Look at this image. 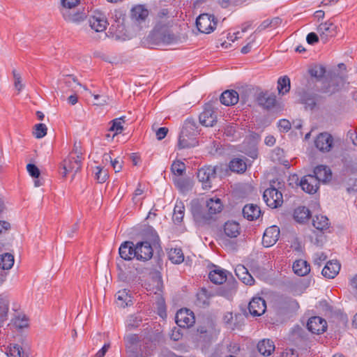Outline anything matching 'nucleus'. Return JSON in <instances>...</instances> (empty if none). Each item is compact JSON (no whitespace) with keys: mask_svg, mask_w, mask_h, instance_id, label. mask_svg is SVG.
<instances>
[{"mask_svg":"<svg viewBox=\"0 0 357 357\" xmlns=\"http://www.w3.org/2000/svg\"><path fill=\"white\" fill-rule=\"evenodd\" d=\"M224 232L229 238H236L241 233V227L235 221H228L224 225Z\"/></svg>","mask_w":357,"mask_h":357,"instance_id":"obj_25","label":"nucleus"},{"mask_svg":"<svg viewBox=\"0 0 357 357\" xmlns=\"http://www.w3.org/2000/svg\"><path fill=\"white\" fill-rule=\"evenodd\" d=\"M8 357H23L24 351L22 348L18 344H10L6 352Z\"/></svg>","mask_w":357,"mask_h":357,"instance_id":"obj_47","label":"nucleus"},{"mask_svg":"<svg viewBox=\"0 0 357 357\" xmlns=\"http://www.w3.org/2000/svg\"><path fill=\"white\" fill-rule=\"evenodd\" d=\"M12 74L14 79V86L20 93L24 87V85L22 83V76L15 69L13 70Z\"/></svg>","mask_w":357,"mask_h":357,"instance_id":"obj_49","label":"nucleus"},{"mask_svg":"<svg viewBox=\"0 0 357 357\" xmlns=\"http://www.w3.org/2000/svg\"><path fill=\"white\" fill-rule=\"evenodd\" d=\"M136 259L146 261L153 257V250L149 241H139L136 243Z\"/></svg>","mask_w":357,"mask_h":357,"instance_id":"obj_8","label":"nucleus"},{"mask_svg":"<svg viewBox=\"0 0 357 357\" xmlns=\"http://www.w3.org/2000/svg\"><path fill=\"white\" fill-rule=\"evenodd\" d=\"M125 116H121L120 118L115 119L110 122L112 126L109 128V131L115 132L113 137L123 131V123H125Z\"/></svg>","mask_w":357,"mask_h":357,"instance_id":"obj_39","label":"nucleus"},{"mask_svg":"<svg viewBox=\"0 0 357 357\" xmlns=\"http://www.w3.org/2000/svg\"><path fill=\"white\" fill-rule=\"evenodd\" d=\"M10 229V224L6 221H0V234Z\"/></svg>","mask_w":357,"mask_h":357,"instance_id":"obj_64","label":"nucleus"},{"mask_svg":"<svg viewBox=\"0 0 357 357\" xmlns=\"http://www.w3.org/2000/svg\"><path fill=\"white\" fill-rule=\"evenodd\" d=\"M110 347L109 344H105L102 349H100L95 355V357H104L109 348Z\"/></svg>","mask_w":357,"mask_h":357,"instance_id":"obj_63","label":"nucleus"},{"mask_svg":"<svg viewBox=\"0 0 357 357\" xmlns=\"http://www.w3.org/2000/svg\"><path fill=\"white\" fill-rule=\"evenodd\" d=\"M14 325L16 328L22 329L29 326L28 319L25 317L22 318L17 317L15 319Z\"/></svg>","mask_w":357,"mask_h":357,"instance_id":"obj_52","label":"nucleus"},{"mask_svg":"<svg viewBox=\"0 0 357 357\" xmlns=\"http://www.w3.org/2000/svg\"><path fill=\"white\" fill-rule=\"evenodd\" d=\"M263 198L271 208H276L283 203L282 194L272 185L264 192Z\"/></svg>","mask_w":357,"mask_h":357,"instance_id":"obj_4","label":"nucleus"},{"mask_svg":"<svg viewBox=\"0 0 357 357\" xmlns=\"http://www.w3.org/2000/svg\"><path fill=\"white\" fill-rule=\"evenodd\" d=\"M258 351L264 356H270L275 350L273 342L269 339H264L257 344Z\"/></svg>","mask_w":357,"mask_h":357,"instance_id":"obj_26","label":"nucleus"},{"mask_svg":"<svg viewBox=\"0 0 357 357\" xmlns=\"http://www.w3.org/2000/svg\"><path fill=\"white\" fill-rule=\"evenodd\" d=\"M306 40L310 45H313L319 41V37L317 33L311 32L307 34Z\"/></svg>","mask_w":357,"mask_h":357,"instance_id":"obj_60","label":"nucleus"},{"mask_svg":"<svg viewBox=\"0 0 357 357\" xmlns=\"http://www.w3.org/2000/svg\"><path fill=\"white\" fill-rule=\"evenodd\" d=\"M14 264V257L10 253H4L0 255V268L3 270L10 269Z\"/></svg>","mask_w":357,"mask_h":357,"instance_id":"obj_36","label":"nucleus"},{"mask_svg":"<svg viewBox=\"0 0 357 357\" xmlns=\"http://www.w3.org/2000/svg\"><path fill=\"white\" fill-rule=\"evenodd\" d=\"M314 178H316L318 183H326L331 179L332 174L329 168L324 165H319L314 168L313 174Z\"/></svg>","mask_w":357,"mask_h":357,"instance_id":"obj_18","label":"nucleus"},{"mask_svg":"<svg viewBox=\"0 0 357 357\" xmlns=\"http://www.w3.org/2000/svg\"><path fill=\"white\" fill-rule=\"evenodd\" d=\"M248 310L253 317L261 316L266 312V301L261 297H254L249 303Z\"/></svg>","mask_w":357,"mask_h":357,"instance_id":"obj_12","label":"nucleus"},{"mask_svg":"<svg viewBox=\"0 0 357 357\" xmlns=\"http://www.w3.org/2000/svg\"><path fill=\"white\" fill-rule=\"evenodd\" d=\"M282 23V19L279 17H273L271 20H266L257 27L255 32H261L267 28L275 29Z\"/></svg>","mask_w":357,"mask_h":357,"instance_id":"obj_34","label":"nucleus"},{"mask_svg":"<svg viewBox=\"0 0 357 357\" xmlns=\"http://www.w3.org/2000/svg\"><path fill=\"white\" fill-rule=\"evenodd\" d=\"M63 172H62L63 176H66L68 173H73L72 179L74 178L75 175L82 168V159L75 157L69 156L66 158L62 163Z\"/></svg>","mask_w":357,"mask_h":357,"instance_id":"obj_7","label":"nucleus"},{"mask_svg":"<svg viewBox=\"0 0 357 357\" xmlns=\"http://www.w3.org/2000/svg\"><path fill=\"white\" fill-rule=\"evenodd\" d=\"M136 244L130 241L123 242L119 248L120 257L126 261L136 258Z\"/></svg>","mask_w":357,"mask_h":357,"instance_id":"obj_9","label":"nucleus"},{"mask_svg":"<svg viewBox=\"0 0 357 357\" xmlns=\"http://www.w3.org/2000/svg\"><path fill=\"white\" fill-rule=\"evenodd\" d=\"M290 79L288 76L281 77L278 80V90L279 94L284 95L290 90Z\"/></svg>","mask_w":357,"mask_h":357,"instance_id":"obj_38","label":"nucleus"},{"mask_svg":"<svg viewBox=\"0 0 357 357\" xmlns=\"http://www.w3.org/2000/svg\"><path fill=\"white\" fill-rule=\"evenodd\" d=\"M169 260L176 264H179L184 261V255L181 248H172L168 252Z\"/></svg>","mask_w":357,"mask_h":357,"instance_id":"obj_35","label":"nucleus"},{"mask_svg":"<svg viewBox=\"0 0 357 357\" xmlns=\"http://www.w3.org/2000/svg\"><path fill=\"white\" fill-rule=\"evenodd\" d=\"M236 126L234 125L227 126L225 129V134L228 137H235Z\"/></svg>","mask_w":357,"mask_h":357,"instance_id":"obj_58","label":"nucleus"},{"mask_svg":"<svg viewBox=\"0 0 357 357\" xmlns=\"http://www.w3.org/2000/svg\"><path fill=\"white\" fill-rule=\"evenodd\" d=\"M340 270V264L337 261H329L322 270V275L327 278L333 279L339 273Z\"/></svg>","mask_w":357,"mask_h":357,"instance_id":"obj_20","label":"nucleus"},{"mask_svg":"<svg viewBox=\"0 0 357 357\" xmlns=\"http://www.w3.org/2000/svg\"><path fill=\"white\" fill-rule=\"evenodd\" d=\"M142 319L138 315H130L126 321V328L128 330H132L139 326Z\"/></svg>","mask_w":357,"mask_h":357,"instance_id":"obj_45","label":"nucleus"},{"mask_svg":"<svg viewBox=\"0 0 357 357\" xmlns=\"http://www.w3.org/2000/svg\"><path fill=\"white\" fill-rule=\"evenodd\" d=\"M243 217L248 220H254L261 215L260 208L255 204H247L243 208Z\"/></svg>","mask_w":357,"mask_h":357,"instance_id":"obj_24","label":"nucleus"},{"mask_svg":"<svg viewBox=\"0 0 357 357\" xmlns=\"http://www.w3.org/2000/svg\"><path fill=\"white\" fill-rule=\"evenodd\" d=\"M312 225L317 230L324 231L329 227V220L325 215H315L312 219Z\"/></svg>","mask_w":357,"mask_h":357,"instance_id":"obj_32","label":"nucleus"},{"mask_svg":"<svg viewBox=\"0 0 357 357\" xmlns=\"http://www.w3.org/2000/svg\"><path fill=\"white\" fill-rule=\"evenodd\" d=\"M280 236V229L277 226H271L267 228L263 236L262 243L265 247L273 245Z\"/></svg>","mask_w":357,"mask_h":357,"instance_id":"obj_13","label":"nucleus"},{"mask_svg":"<svg viewBox=\"0 0 357 357\" xmlns=\"http://www.w3.org/2000/svg\"><path fill=\"white\" fill-rule=\"evenodd\" d=\"M199 122L206 127H212L217 122L215 112L211 109H205L199 115Z\"/></svg>","mask_w":357,"mask_h":357,"instance_id":"obj_19","label":"nucleus"},{"mask_svg":"<svg viewBox=\"0 0 357 357\" xmlns=\"http://www.w3.org/2000/svg\"><path fill=\"white\" fill-rule=\"evenodd\" d=\"M171 170L174 175L182 176L185 172V165L180 160H176L172 163Z\"/></svg>","mask_w":357,"mask_h":357,"instance_id":"obj_46","label":"nucleus"},{"mask_svg":"<svg viewBox=\"0 0 357 357\" xmlns=\"http://www.w3.org/2000/svg\"><path fill=\"white\" fill-rule=\"evenodd\" d=\"M197 176L202 183L204 189L211 188V183L216 178V169L215 167L205 166L198 169Z\"/></svg>","mask_w":357,"mask_h":357,"instance_id":"obj_5","label":"nucleus"},{"mask_svg":"<svg viewBox=\"0 0 357 357\" xmlns=\"http://www.w3.org/2000/svg\"><path fill=\"white\" fill-rule=\"evenodd\" d=\"M61 3L63 6L62 9H70L76 8L79 3V0H61Z\"/></svg>","mask_w":357,"mask_h":357,"instance_id":"obj_53","label":"nucleus"},{"mask_svg":"<svg viewBox=\"0 0 357 357\" xmlns=\"http://www.w3.org/2000/svg\"><path fill=\"white\" fill-rule=\"evenodd\" d=\"M168 132V128L162 127L156 131V137L158 140L164 139Z\"/></svg>","mask_w":357,"mask_h":357,"instance_id":"obj_61","label":"nucleus"},{"mask_svg":"<svg viewBox=\"0 0 357 357\" xmlns=\"http://www.w3.org/2000/svg\"><path fill=\"white\" fill-rule=\"evenodd\" d=\"M184 210L185 207L182 202L175 205L172 217L173 221L175 223L178 224L182 221L184 216Z\"/></svg>","mask_w":357,"mask_h":357,"instance_id":"obj_43","label":"nucleus"},{"mask_svg":"<svg viewBox=\"0 0 357 357\" xmlns=\"http://www.w3.org/2000/svg\"><path fill=\"white\" fill-rule=\"evenodd\" d=\"M220 100L225 105H234L238 102L239 95L234 90H227L221 94Z\"/></svg>","mask_w":357,"mask_h":357,"instance_id":"obj_22","label":"nucleus"},{"mask_svg":"<svg viewBox=\"0 0 357 357\" xmlns=\"http://www.w3.org/2000/svg\"><path fill=\"white\" fill-rule=\"evenodd\" d=\"M93 96L96 100H98L101 98L100 101L95 103L96 105L103 106L109 103V98L107 96H100V95H93Z\"/></svg>","mask_w":357,"mask_h":357,"instance_id":"obj_57","label":"nucleus"},{"mask_svg":"<svg viewBox=\"0 0 357 357\" xmlns=\"http://www.w3.org/2000/svg\"><path fill=\"white\" fill-rule=\"evenodd\" d=\"M175 320L179 327L189 328L194 324L195 318L194 313L191 310L184 308L181 309L176 312Z\"/></svg>","mask_w":357,"mask_h":357,"instance_id":"obj_6","label":"nucleus"},{"mask_svg":"<svg viewBox=\"0 0 357 357\" xmlns=\"http://www.w3.org/2000/svg\"><path fill=\"white\" fill-rule=\"evenodd\" d=\"M308 72L311 77L316 78L317 80H320L326 73V68L322 65L315 64L310 68Z\"/></svg>","mask_w":357,"mask_h":357,"instance_id":"obj_40","label":"nucleus"},{"mask_svg":"<svg viewBox=\"0 0 357 357\" xmlns=\"http://www.w3.org/2000/svg\"><path fill=\"white\" fill-rule=\"evenodd\" d=\"M96 170L95 174V178L97 180V181L100 183H102L106 181L107 178H108V174L107 170H104L100 167H96Z\"/></svg>","mask_w":357,"mask_h":357,"instance_id":"obj_51","label":"nucleus"},{"mask_svg":"<svg viewBox=\"0 0 357 357\" xmlns=\"http://www.w3.org/2000/svg\"><path fill=\"white\" fill-rule=\"evenodd\" d=\"M174 183L176 186L181 191L188 190L189 185L188 182L183 178H175Z\"/></svg>","mask_w":357,"mask_h":357,"instance_id":"obj_54","label":"nucleus"},{"mask_svg":"<svg viewBox=\"0 0 357 357\" xmlns=\"http://www.w3.org/2000/svg\"><path fill=\"white\" fill-rule=\"evenodd\" d=\"M195 305L198 307H205L209 305L208 303V297L207 295V290L206 289L202 288L197 294V299L195 301Z\"/></svg>","mask_w":357,"mask_h":357,"instance_id":"obj_42","label":"nucleus"},{"mask_svg":"<svg viewBox=\"0 0 357 357\" xmlns=\"http://www.w3.org/2000/svg\"><path fill=\"white\" fill-rule=\"evenodd\" d=\"M310 215V210L305 206L298 207L295 209L294 213V220L299 223H303L308 220Z\"/></svg>","mask_w":357,"mask_h":357,"instance_id":"obj_30","label":"nucleus"},{"mask_svg":"<svg viewBox=\"0 0 357 357\" xmlns=\"http://www.w3.org/2000/svg\"><path fill=\"white\" fill-rule=\"evenodd\" d=\"M72 153L76 155L77 158L82 159V152L81 149L80 143H77L76 142L74 143Z\"/></svg>","mask_w":357,"mask_h":357,"instance_id":"obj_62","label":"nucleus"},{"mask_svg":"<svg viewBox=\"0 0 357 357\" xmlns=\"http://www.w3.org/2000/svg\"><path fill=\"white\" fill-rule=\"evenodd\" d=\"M299 185L305 192L313 194L318 190L319 183L312 174H308L301 178Z\"/></svg>","mask_w":357,"mask_h":357,"instance_id":"obj_15","label":"nucleus"},{"mask_svg":"<svg viewBox=\"0 0 357 357\" xmlns=\"http://www.w3.org/2000/svg\"><path fill=\"white\" fill-rule=\"evenodd\" d=\"M315 146L322 152H328L331 150L333 144L332 135L328 132L320 133L315 139Z\"/></svg>","mask_w":357,"mask_h":357,"instance_id":"obj_10","label":"nucleus"},{"mask_svg":"<svg viewBox=\"0 0 357 357\" xmlns=\"http://www.w3.org/2000/svg\"><path fill=\"white\" fill-rule=\"evenodd\" d=\"M59 83L61 84H64V86L68 89L72 88V84L76 83L77 85L82 86L83 89L86 91L88 90V89L85 86H82L77 80V79L74 77L73 75H64L63 78L59 79Z\"/></svg>","mask_w":357,"mask_h":357,"instance_id":"obj_41","label":"nucleus"},{"mask_svg":"<svg viewBox=\"0 0 357 357\" xmlns=\"http://www.w3.org/2000/svg\"><path fill=\"white\" fill-rule=\"evenodd\" d=\"M89 25L96 32H102L106 29L107 21L104 14L98 13L90 17Z\"/></svg>","mask_w":357,"mask_h":357,"instance_id":"obj_16","label":"nucleus"},{"mask_svg":"<svg viewBox=\"0 0 357 357\" xmlns=\"http://www.w3.org/2000/svg\"><path fill=\"white\" fill-rule=\"evenodd\" d=\"M223 205L220 199L211 198L206 201V209L199 206H195L192 209L194 220L199 225L208 223L213 215L221 212Z\"/></svg>","mask_w":357,"mask_h":357,"instance_id":"obj_1","label":"nucleus"},{"mask_svg":"<svg viewBox=\"0 0 357 357\" xmlns=\"http://www.w3.org/2000/svg\"><path fill=\"white\" fill-rule=\"evenodd\" d=\"M217 25V20L213 15L203 13L196 20V26L199 31L203 33H210L214 31Z\"/></svg>","mask_w":357,"mask_h":357,"instance_id":"obj_3","label":"nucleus"},{"mask_svg":"<svg viewBox=\"0 0 357 357\" xmlns=\"http://www.w3.org/2000/svg\"><path fill=\"white\" fill-rule=\"evenodd\" d=\"M199 132L193 119L185 121L178 137V146L180 149L195 147L198 144L197 136Z\"/></svg>","mask_w":357,"mask_h":357,"instance_id":"obj_2","label":"nucleus"},{"mask_svg":"<svg viewBox=\"0 0 357 357\" xmlns=\"http://www.w3.org/2000/svg\"><path fill=\"white\" fill-rule=\"evenodd\" d=\"M8 310V303L6 299L0 296V323L6 319Z\"/></svg>","mask_w":357,"mask_h":357,"instance_id":"obj_48","label":"nucleus"},{"mask_svg":"<svg viewBox=\"0 0 357 357\" xmlns=\"http://www.w3.org/2000/svg\"><path fill=\"white\" fill-rule=\"evenodd\" d=\"M126 341V347L128 352L136 354L139 345V338L137 335L130 334L124 337Z\"/></svg>","mask_w":357,"mask_h":357,"instance_id":"obj_27","label":"nucleus"},{"mask_svg":"<svg viewBox=\"0 0 357 357\" xmlns=\"http://www.w3.org/2000/svg\"><path fill=\"white\" fill-rule=\"evenodd\" d=\"M210 280L214 284H222L226 281L225 271L221 269H214L208 274Z\"/></svg>","mask_w":357,"mask_h":357,"instance_id":"obj_33","label":"nucleus"},{"mask_svg":"<svg viewBox=\"0 0 357 357\" xmlns=\"http://www.w3.org/2000/svg\"><path fill=\"white\" fill-rule=\"evenodd\" d=\"M229 167L231 172L238 174L245 172L247 169V165L244 160L238 158L231 160Z\"/></svg>","mask_w":357,"mask_h":357,"instance_id":"obj_31","label":"nucleus"},{"mask_svg":"<svg viewBox=\"0 0 357 357\" xmlns=\"http://www.w3.org/2000/svg\"><path fill=\"white\" fill-rule=\"evenodd\" d=\"M294 273L299 276H304L310 271V265L303 259L296 260L292 266Z\"/></svg>","mask_w":357,"mask_h":357,"instance_id":"obj_28","label":"nucleus"},{"mask_svg":"<svg viewBox=\"0 0 357 357\" xmlns=\"http://www.w3.org/2000/svg\"><path fill=\"white\" fill-rule=\"evenodd\" d=\"M259 105L263 106L266 109L273 108L276 103V98L274 95H268L266 93H260L257 97Z\"/></svg>","mask_w":357,"mask_h":357,"instance_id":"obj_29","label":"nucleus"},{"mask_svg":"<svg viewBox=\"0 0 357 357\" xmlns=\"http://www.w3.org/2000/svg\"><path fill=\"white\" fill-rule=\"evenodd\" d=\"M64 20L68 22L79 23L86 17V13L84 10H77L76 8L62 9Z\"/></svg>","mask_w":357,"mask_h":357,"instance_id":"obj_11","label":"nucleus"},{"mask_svg":"<svg viewBox=\"0 0 357 357\" xmlns=\"http://www.w3.org/2000/svg\"><path fill=\"white\" fill-rule=\"evenodd\" d=\"M26 169L29 174L35 178H38L40 172L39 169L33 164H28L26 166Z\"/></svg>","mask_w":357,"mask_h":357,"instance_id":"obj_55","label":"nucleus"},{"mask_svg":"<svg viewBox=\"0 0 357 357\" xmlns=\"http://www.w3.org/2000/svg\"><path fill=\"white\" fill-rule=\"evenodd\" d=\"M149 15V10L142 6H137L131 10L132 20L138 24L144 22Z\"/></svg>","mask_w":357,"mask_h":357,"instance_id":"obj_23","label":"nucleus"},{"mask_svg":"<svg viewBox=\"0 0 357 357\" xmlns=\"http://www.w3.org/2000/svg\"><path fill=\"white\" fill-rule=\"evenodd\" d=\"M278 127L282 132H288L291 127V123L287 119H281L278 122Z\"/></svg>","mask_w":357,"mask_h":357,"instance_id":"obj_56","label":"nucleus"},{"mask_svg":"<svg viewBox=\"0 0 357 357\" xmlns=\"http://www.w3.org/2000/svg\"><path fill=\"white\" fill-rule=\"evenodd\" d=\"M154 35L156 38L160 39L161 42L166 44L172 43L175 40L174 35L167 30L162 32H155Z\"/></svg>","mask_w":357,"mask_h":357,"instance_id":"obj_44","label":"nucleus"},{"mask_svg":"<svg viewBox=\"0 0 357 357\" xmlns=\"http://www.w3.org/2000/svg\"><path fill=\"white\" fill-rule=\"evenodd\" d=\"M235 273L244 284L250 286L254 284V278L243 265H237L235 268Z\"/></svg>","mask_w":357,"mask_h":357,"instance_id":"obj_21","label":"nucleus"},{"mask_svg":"<svg viewBox=\"0 0 357 357\" xmlns=\"http://www.w3.org/2000/svg\"><path fill=\"white\" fill-rule=\"evenodd\" d=\"M111 165L112 166L115 172H119L123 167V161L119 160L118 158H115L114 161L112 162Z\"/></svg>","mask_w":357,"mask_h":357,"instance_id":"obj_59","label":"nucleus"},{"mask_svg":"<svg viewBox=\"0 0 357 357\" xmlns=\"http://www.w3.org/2000/svg\"><path fill=\"white\" fill-rule=\"evenodd\" d=\"M116 296V303L123 307L127 306L129 302H131V297L126 289L119 291Z\"/></svg>","mask_w":357,"mask_h":357,"instance_id":"obj_37","label":"nucleus"},{"mask_svg":"<svg viewBox=\"0 0 357 357\" xmlns=\"http://www.w3.org/2000/svg\"><path fill=\"white\" fill-rule=\"evenodd\" d=\"M307 328L312 333L319 334L326 330L327 324L326 320L320 317H312L309 319Z\"/></svg>","mask_w":357,"mask_h":357,"instance_id":"obj_14","label":"nucleus"},{"mask_svg":"<svg viewBox=\"0 0 357 357\" xmlns=\"http://www.w3.org/2000/svg\"><path fill=\"white\" fill-rule=\"evenodd\" d=\"M47 126L44 123H38L35 126V130L33 131V135L40 139L47 135Z\"/></svg>","mask_w":357,"mask_h":357,"instance_id":"obj_50","label":"nucleus"},{"mask_svg":"<svg viewBox=\"0 0 357 357\" xmlns=\"http://www.w3.org/2000/svg\"><path fill=\"white\" fill-rule=\"evenodd\" d=\"M317 32L319 33L321 40L326 42L330 37L335 36L336 33V26L329 22L321 23L317 27Z\"/></svg>","mask_w":357,"mask_h":357,"instance_id":"obj_17","label":"nucleus"}]
</instances>
